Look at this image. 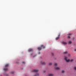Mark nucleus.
<instances>
[{
    "mask_svg": "<svg viewBox=\"0 0 76 76\" xmlns=\"http://www.w3.org/2000/svg\"><path fill=\"white\" fill-rule=\"evenodd\" d=\"M28 51L29 52H31L32 51H33V49H29L28 50Z\"/></svg>",
    "mask_w": 76,
    "mask_h": 76,
    "instance_id": "nucleus-5",
    "label": "nucleus"
},
{
    "mask_svg": "<svg viewBox=\"0 0 76 76\" xmlns=\"http://www.w3.org/2000/svg\"><path fill=\"white\" fill-rule=\"evenodd\" d=\"M67 38H70V36H68Z\"/></svg>",
    "mask_w": 76,
    "mask_h": 76,
    "instance_id": "nucleus-20",
    "label": "nucleus"
},
{
    "mask_svg": "<svg viewBox=\"0 0 76 76\" xmlns=\"http://www.w3.org/2000/svg\"><path fill=\"white\" fill-rule=\"evenodd\" d=\"M45 71H44V73H45Z\"/></svg>",
    "mask_w": 76,
    "mask_h": 76,
    "instance_id": "nucleus-30",
    "label": "nucleus"
},
{
    "mask_svg": "<svg viewBox=\"0 0 76 76\" xmlns=\"http://www.w3.org/2000/svg\"><path fill=\"white\" fill-rule=\"evenodd\" d=\"M23 64H25V62H23Z\"/></svg>",
    "mask_w": 76,
    "mask_h": 76,
    "instance_id": "nucleus-25",
    "label": "nucleus"
},
{
    "mask_svg": "<svg viewBox=\"0 0 76 76\" xmlns=\"http://www.w3.org/2000/svg\"><path fill=\"white\" fill-rule=\"evenodd\" d=\"M59 38H60V37H57L56 38V40H57L58 39H59Z\"/></svg>",
    "mask_w": 76,
    "mask_h": 76,
    "instance_id": "nucleus-14",
    "label": "nucleus"
},
{
    "mask_svg": "<svg viewBox=\"0 0 76 76\" xmlns=\"http://www.w3.org/2000/svg\"><path fill=\"white\" fill-rule=\"evenodd\" d=\"M68 35H72V34H69Z\"/></svg>",
    "mask_w": 76,
    "mask_h": 76,
    "instance_id": "nucleus-23",
    "label": "nucleus"
},
{
    "mask_svg": "<svg viewBox=\"0 0 76 76\" xmlns=\"http://www.w3.org/2000/svg\"><path fill=\"white\" fill-rule=\"evenodd\" d=\"M39 54H41V53L40 52H39Z\"/></svg>",
    "mask_w": 76,
    "mask_h": 76,
    "instance_id": "nucleus-26",
    "label": "nucleus"
},
{
    "mask_svg": "<svg viewBox=\"0 0 76 76\" xmlns=\"http://www.w3.org/2000/svg\"><path fill=\"white\" fill-rule=\"evenodd\" d=\"M48 76H53V74H49Z\"/></svg>",
    "mask_w": 76,
    "mask_h": 76,
    "instance_id": "nucleus-12",
    "label": "nucleus"
},
{
    "mask_svg": "<svg viewBox=\"0 0 76 76\" xmlns=\"http://www.w3.org/2000/svg\"><path fill=\"white\" fill-rule=\"evenodd\" d=\"M41 64H42L43 65H45V64H46V63L44 62L41 61Z\"/></svg>",
    "mask_w": 76,
    "mask_h": 76,
    "instance_id": "nucleus-2",
    "label": "nucleus"
},
{
    "mask_svg": "<svg viewBox=\"0 0 76 76\" xmlns=\"http://www.w3.org/2000/svg\"><path fill=\"white\" fill-rule=\"evenodd\" d=\"M67 57H65L64 59L66 61V62H69V61H70L71 62H72V61H73V59H71L70 60V59H69L67 60Z\"/></svg>",
    "mask_w": 76,
    "mask_h": 76,
    "instance_id": "nucleus-1",
    "label": "nucleus"
},
{
    "mask_svg": "<svg viewBox=\"0 0 76 76\" xmlns=\"http://www.w3.org/2000/svg\"><path fill=\"white\" fill-rule=\"evenodd\" d=\"M39 76V74L38 73H37L34 76Z\"/></svg>",
    "mask_w": 76,
    "mask_h": 76,
    "instance_id": "nucleus-13",
    "label": "nucleus"
},
{
    "mask_svg": "<svg viewBox=\"0 0 76 76\" xmlns=\"http://www.w3.org/2000/svg\"><path fill=\"white\" fill-rule=\"evenodd\" d=\"M52 64H53V63H49V65L50 66H51V65H52Z\"/></svg>",
    "mask_w": 76,
    "mask_h": 76,
    "instance_id": "nucleus-16",
    "label": "nucleus"
},
{
    "mask_svg": "<svg viewBox=\"0 0 76 76\" xmlns=\"http://www.w3.org/2000/svg\"><path fill=\"white\" fill-rule=\"evenodd\" d=\"M12 73H14V72H12Z\"/></svg>",
    "mask_w": 76,
    "mask_h": 76,
    "instance_id": "nucleus-27",
    "label": "nucleus"
},
{
    "mask_svg": "<svg viewBox=\"0 0 76 76\" xmlns=\"http://www.w3.org/2000/svg\"><path fill=\"white\" fill-rule=\"evenodd\" d=\"M9 66V65L8 64H7L5 65V67H8Z\"/></svg>",
    "mask_w": 76,
    "mask_h": 76,
    "instance_id": "nucleus-10",
    "label": "nucleus"
},
{
    "mask_svg": "<svg viewBox=\"0 0 76 76\" xmlns=\"http://www.w3.org/2000/svg\"><path fill=\"white\" fill-rule=\"evenodd\" d=\"M62 73H64V70H62Z\"/></svg>",
    "mask_w": 76,
    "mask_h": 76,
    "instance_id": "nucleus-21",
    "label": "nucleus"
},
{
    "mask_svg": "<svg viewBox=\"0 0 76 76\" xmlns=\"http://www.w3.org/2000/svg\"><path fill=\"white\" fill-rule=\"evenodd\" d=\"M70 56V54H68V56L69 57V56Z\"/></svg>",
    "mask_w": 76,
    "mask_h": 76,
    "instance_id": "nucleus-18",
    "label": "nucleus"
},
{
    "mask_svg": "<svg viewBox=\"0 0 76 76\" xmlns=\"http://www.w3.org/2000/svg\"><path fill=\"white\" fill-rule=\"evenodd\" d=\"M38 70L37 69H34L32 70V72H38Z\"/></svg>",
    "mask_w": 76,
    "mask_h": 76,
    "instance_id": "nucleus-3",
    "label": "nucleus"
},
{
    "mask_svg": "<svg viewBox=\"0 0 76 76\" xmlns=\"http://www.w3.org/2000/svg\"><path fill=\"white\" fill-rule=\"evenodd\" d=\"M37 56V55L35 56H34V57H35V56Z\"/></svg>",
    "mask_w": 76,
    "mask_h": 76,
    "instance_id": "nucleus-28",
    "label": "nucleus"
},
{
    "mask_svg": "<svg viewBox=\"0 0 76 76\" xmlns=\"http://www.w3.org/2000/svg\"><path fill=\"white\" fill-rule=\"evenodd\" d=\"M75 51H76V49H75Z\"/></svg>",
    "mask_w": 76,
    "mask_h": 76,
    "instance_id": "nucleus-29",
    "label": "nucleus"
},
{
    "mask_svg": "<svg viewBox=\"0 0 76 76\" xmlns=\"http://www.w3.org/2000/svg\"><path fill=\"white\" fill-rule=\"evenodd\" d=\"M64 54H68V52H67V51L64 52Z\"/></svg>",
    "mask_w": 76,
    "mask_h": 76,
    "instance_id": "nucleus-17",
    "label": "nucleus"
},
{
    "mask_svg": "<svg viewBox=\"0 0 76 76\" xmlns=\"http://www.w3.org/2000/svg\"><path fill=\"white\" fill-rule=\"evenodd\" d=\"M41 47H42L43 48H45V46H44V45H41Z\"/></svg>",
    "mask_w": 76,
    "mask_h": 76,
    "instance_id": "nucleus-11",
    "label": "nucleus"
},
{
    "mask_svg": "<svg viewBox=\"0 0 76 76\" xmlns=\"http://www.w3.org/2000/svg\"><path fill=\"white\" fill-rule=\"evenodd\" d=\"M72 43V41H70L69 42L68 44H71Z\"/></svg>",
    "mask_w": 76,
    "mask_h": 76,
    "instance_id": "nucleus-8",
    "label": "nucleus"
},
{
    "mask_svg": "<svg viewBox=\"0 0 76 76\" xmlns=\"http://www.w3.org/2000/svg\"><path fill=\"white\" fill-rule=\"evenodd\" d=\"M60 34H59L58 35V37H60Z\"/></svg>",
    "mask_w": 76,
    "mask_h": 76,
    "instance_id": "nucleus-19",
    "label": "nucleus"
},
{
    "mask_svg": "<svg viewBox=\"0 0 76 76\" xmlns=\"http://www.w3.org/2000/svg\"><path fill=\"white\" fill-rule=\"evenodd\" d=\"M52 55L53 56H54V53H52Z\"/></svg>",
    "mask_w": 76,
    "mask_h": 76,
    "instance_id": "nucleus-24",
    "label": "nucleus"
},
{
    "mask_svg": "<svg viewBox=\"0 0 76 76\" xmlns=\"http://www.w3.org/2000/svg\"><path fill=\"white\" fill-rule=\"evenodd\" d=\"M63 44H64L65 45H66L67 44V42H62Z\"/></svg>",
    "mask_w": 76,
    "mask_h": 76,
    "instance_id": "nucleus-7",
    "label": "nucleus"
},
{
    "mask_svg": "<svg viewBox=\"0 0 76 76\" xmlns=\"http://www.w3.org/2000/svg\"><path fill=\"white\" fill-rule=\"evenodd\" d=\"M4 71H7V70H8V69L7 68H4Z\"/></svg>",
    "mask_w": 76,
    "mask_h": 76,
    "instance_id": "nucleus-9",
    "label": "nucleus"
},
{
    "mask_svg": "<svg viewBox=\"0 0 76 76\" xmlns=\"http://www.w3.org/2000/svg\"><path fill=\"white\" fill-rule=\"evenodd\" d=\"M74 69L75 70H76V67H74Z\"/></svg>",
    "mask_w": 76,
    "mask_h": 76,
    "instance_id": "nucleus-22",
    "label": "nucleus"
},
{
    "mask_svg": "<svg viewBox=\"0 0 76 76\" xmlns=\"http://www.w3.org/2000/svg\"><path fill=\"white\" fill-rule=\"evenodd\" d=\"M55 69H56V70H60V68L59 67H55Z\"/></svg>",
    "mask_w": 76,
    "mask_h": 76,
    "instance_id": "nucleus-4",
    "label": "nucleus"
},
{
    "mask_svg": "<svg viewBox=\"0 0 76 76\" xmlns=\"http://www.w3.org/2000/svg\"><path fill=\"white\" fill-rule=\"evenodd\" d=\"M54 65H55V66H58L57 64L56 63H55L54 64Z\"/></svg>",
    "mask_w": 76,
    "mask_h": 76,
    "instance_id": "nucleus-15",
    "label": "nucleus"
},
{
    "mask_svg": "<svg viewBox=\"0 0 76 76\" xmlns=\"http://www.w3.org/2000/svg\"><path fill=\"white\" fill-rule=\"evenodd\" d=\"M37 49L38 50L40 51V50H42V48H41V47H39L37 48Z\"/></svg>",
    "mask_w": 76,
    "mask_h": 76,
    "instance_id": "nucleus-6",
    "label": "nucleus"
}]
</instances>
